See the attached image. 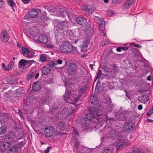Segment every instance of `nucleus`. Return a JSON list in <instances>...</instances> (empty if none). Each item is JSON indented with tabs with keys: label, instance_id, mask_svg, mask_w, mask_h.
<instances>
[{
	"label": "nucleus",
	"instance_id": "obj_1",
	"mask_svg": "<svg viewBox=\"0 0 153 153\" xmlns=\"http://www.w3.org/2000/svg\"><path fill=\"white\" fill-rule=\"evenodd\" d=\"M65 85L66 90L63 96L64 100L66 102L73 105L78 101L86 90L84 87L79 86L78 88V93L74 91L68 90L70 86L67 84Z\"/></svg>",
	"mask_w": 153,
	"mask_h": 153
},
{
	"label": "nucleus",
	"instance_id": "obj_2",
	"mask_svg": "<svg viewBox=\"0 0 153 153\" xmlns=\"http://www.w3.org/2000/svg\"><path fill=\"white\" fill-rule=\"evenodd\" d=\"M89 113L87 114L85 117L82 118L80 120L81 123L83 126H86L87 123L86 121L87 120H91L93 118H95L99 120L101 119V116L99 115V112L97 109L93 107H90L89 109Z\"/></svg>",
	"mask_w": 153,
	"mask_h": 153
},
{
	"label": "nucleus",
	"instance_id": "obj_3",
	"mask_svg": "<svg viewBox=\"0 0 153 153\" xmlns=\"http://www.w3.org/2000/svg\"><path fill=\"white\" fill-rule=\"evenodd\" d=\"M74 49L75 52L78 51L76 48L74 47V48L72 45L69 42L66 41L62 42L60 46V50L63 53H71Z\"/></svg>",
	"mask_w": 153,
	"mask_h": 153
},
{
	"label": "nucleus",
	"instance_id": "obj_4",
	"mask_svg": "<svg viewBox=\"0 0 153 153\" xmlns=\"http://www.w3.org/2000/svg\"><path fill=\"white\" fill-rule=\"evenodd\" d=\"M129 144L130 143L127 142L126 139H124L123 138L120 140H119L114 142V146H116L117 150L121 149Z\"/></svg>",
	"mask_w": 153,
	"mask_h": 153
},
{
	"label": "nucleus",
	"instance_id": "obj_5",
	"mask_svg": "<svg viewBox=\"0 0 153 153\" xmlns=\"http://www.w3.org/2000/svg\"><path fill=\"white\" fill-rule=\"evenodd\" d=\"M52 91L50 88L47 87H44L42 90V94L45 97L44 101L47 102H49L52 99L51 94Z\"/></svg>",
	"mask_w": 153,
	"mask_h": 153
},
{
	"label": "nucleus",
	"instance_id": "obj_6",
	"mask_svg": "<svg viewBox=\"0 0 153 153\" xmlns=\"http://www.w3.org/2000/svg\"><path fill=\"white\" fill-rule=\"evenodd\" d=\"M135 127V125L132 122H125L123 126L124 131L128 133H131L133 131Z\"/></svg>",
	"mask_w": 153,
	"mask_h": 153
},
{
	"label": "nucleus",
	"instance_id": "obj_7",
	"mask_svg": "<svg viewBox=\"0 0 153 153\" xmlns=\"http://www.w3.org/2000/svg\"><path fill=\"white\" fill-rule=\"evenodd\" d=\"M44 133L45 137H50L53 136L55 133L54 128L51 126H47L44 130Z\"/></svg>",
	"mask_w": 153,
	"mask_h": 153
},
{
	"label": "nucleus",
	"instance_id": "obj_8",
	"mask_svg": "<svg viewBox=\"0 0 153 153\" xmlns=\"http://www.w3.org/2000/svg\"><path fill=\"white\" fill-rule=\"evenodd\" d=\"M22 50L23 55L28 58L33 57L35 54L34 52L29 50L27 48L24 46L22 47Z\"/></svg>",
	"mask_w": 153,
	"mask_h": 153
},
{
	"label": "nucleus",
	"instance_id": "obj_9",
	"mask_svg": "<svg viewBox=\"0 0 153 153\" xmlns=\"http://www.w3.org/2000/svg\"><path fill=\"white\" fill-rule=\"evenodd\" d=\"M67 71L69 75H74L77 72V66L75 64L70 63L68 66Z\"/></svg>",
	"mask_w": 153,
	"mask_h": 153
},
{
	"label": "nucleus",
	"instance_id": "obj_10",
	"mask_svg": "<svg viewBox=\"0 0 153 153\" xmlns=\"http://www.w3.org/2000/svg\"><path fill=\"white\" fill-rule=\"evenodd\" d=\"M94 19L98 22L99 24V28L100 30L102 31L105 28V22L104 20L103 19L99 17L95 16Z\"/></svg>",
	"mask_w": 153,
	"mask_h": 153
},
{
	"label": "nucleus",
	"instance_id": "obj_11",
	"mask_svg": "<svg viewBox=\"0 0 153 153\" xmlns=\"http://www.w3.org/2000/svg\"><path fill=\"white\" fill-rule=\"evenodd\" d=\"M0 39L1 41L6 42L8 41L9 39L8 33L5 30L1 31L0 35Z\"/></svg>",
	"mask_w": 153,
	"mask_h": 153
},
{
	"label": "nucleus",
	"instance_id": "obj_12",
	"mask_svg": "<svg viewBox=\"0 0 153 153\" xmlns=\"http://www.w3.org/2000/svg\"><path fill=\"white\" fill-rule=\"evenodd\" d=\"M77 23L84 26H86L88 25L87 20L84 18L78 17L76 19Z\"/></svg>",
	"mask_w": 153,
	"mask_h": 153
},
{
	"label": "nucleus",
	"instance_id": "obj_13",
	"mask_svg": "<svg viewBox=\"0 0 153 153\" xmlns=\"http://www.w3.org/2000/svg\"><path fill=\"white\" fill-rule=\"evenodd\" d=\"M57 26L61 29H63L67 28L69 25V22L68 21H65L63 22L59 21L58 22Z\"/></svg>",
	"mask_w": 153,
	"mask_h": 153
},
{
	"label": "nucleus",
	"instance_id": "obj_14",
	"mask_svg": "<svg viewBox=\"0 0 153 153\" xmlns=\"http://www.w3.org/2000/svg\"><path fill=\"white\" fill-rule=\"evenodd\" d=\"M39 32L38 28L36 27H32L29 29V33L33 36V37H35L38 35Z\"/></svg>",
	"mask_w": 153,
	"mask_h": 153
},
{
	"label": "nucleus",
	"instance_id": "obj_15",
	"mask_svg": "<svg viewBox=\"0 0 153 153\" xmlns=\"http://www.w3.org/2000/svg\"><path fill=\"white\" fill-rule=\"evenodd\" d=\"M10 146V142H4L1 143L0 146V149L2 151H5L7 150Z\"/></svg>",
	"mask_w": 153,
	"mask_h": 153
},
{
	"label": "nucleus",
	"instance_id": "obj_16",
	"mask_svg": "<svg viewBox=\"0 0 153 153\" xmlns=\"http://www.w3.org/2000/svg\"><path fill=\"white\" fill-rule=\"evenodd\" d=\"M89 100L91 103L93 105H96L98 103L99 101L96 96L91 95Z\"/></svg>",
	"mask_w": 153,
	"mask_h": 153
},
{
	"label": "nucleus",
	"instance_id": "obj_17",
	"mask_svg": "<svg viewBox=\"0 0 153 153\" xmlns=\"http://www.w3.org/2000/svg\"><path fill=\"white\" fill-rule=\"evenodd\" d=\"M38 41L41 43L46 44L48 41V39L45 35H41L38 37Z\"/></svg>",
	"mask_w": 153,
	"mask_h": 153
},
{
	"label": "nucleus",
	"instance_id": "obj_18",
	"mask_svg": "<svg viewBox=\"0 0 153 153\" xmlns=\"http://www.w3.org/2000/svg\"><path fill=\"white\" fill-rule=\"evenodd\" d=\"M83 7L84 11L87 14H92L93 11L96 9V8L95 7H91L90 6H88L87 7L85 6Z\"/></svg>",
	"mask_w": 153,
	"mask_h": 153
},
{
	"label": "nucleus",
	"instance_id": "obj_19",
	"mask_svg": "<svg viewBox=\"0 0 153 153\" xmlns=\"http://www.w3.org/2000/svg\"><path fill=\"white\" fill-rule=\"evenodd\" d=\"M5 137L6 139L12 140L16 137V135L14 132L10 131H8L7 133L5 135Z\"/></svg>",
	"mask_w": 153,
	"mask_h": 153
},
{
	"label": "nucleus",
	"instance_id": "obj_20",
	"mask_svg": "<svg viewBox=\"0 0 153 153\" xmlns=\"http://www.w3.org/2000/svg\"><path fill=\"white\" fill-rule=\"evenodd\" d=\"M29 16L31 18H35L38 15L37 11L35 9H30L28 11Z\"/></svg>",
	"mask_w": 153,
	"mask_h": 153
},
{
	"label": "nucleus",
	"instance_id": "obj_21",
	"mask_svg": "<svg viewBox=\"0 0 153 153\" xmlns=\"http://www.w3.org/2000/svg\"><path fill=\"white\" fill-rule=\"evenodd\" d=\"M41 84L40 82H36L34 83L32 86L33 90L35 91H38L40 90L41 87Z\"/></svg>",
	"mask_w": 153,
	"mask_h": 153
},
{
	"label": "nucleus",
	"instance_id": "obj_22",
	"mask_svg": "<svg viewBox=\"0 0 153 153\" xmlns=\"http://www.w3.org/2000/svg\"><path fill=\"white\" fill-rule=\"evenodd\" d=\"M138 100L142 102L146 103L149 100L148 96L146 94H144L139 96Z\"/></svg>",
	"mask_w": 153,
	"mask_h": 153
},
{
	"label": "nucleus",
	"instance_id": "obj_23",
	"mask_svg": "<svg viewBox=\"0 0 153 153\" xmlns=\"http://www.w3.org/2000/svg\"><path fill=\"white\" fill-rule=\"evenodd\" d=\"M110 137L111 138L117 137V136H118V134L119 133V132L117 131L116 129H112L109 132Z\"/></svg>",
	"mask_w": 153,
	"mask_h": 153
},
{
	"label": "nucleus",
	"instance_id": "obj_24",
	"mask_svg": "<svg viewBox=\"0 0 153 153\" xmlns=\"http://www.w3.org/2000/svg\"><path fill=\"white\" fill-rule=\"evenodd\" d=\"M25 91L22 88H19L16 90L15 94L17 97H20L24 93Z\"/></svg>",
	"mask_w": 153,
	"mask_h": 153
},
{
	"label": "nucleus",
	"instance_id": "obj_25",
	"mask_svg": "<svg viewBox=\"0 0 153 153\" xmlns=\"http://www.w3.org/2000/svg\"><path fill=\"white\" fill-rule=\"evenodd\" d=\"M42 75H47L50 73L51 70L47 67H44L41 68Z\"/></svg>",
	"mask_w": 153,
	"mask_h": 153
},
{
	"label": "nucleus",
	"instance_id": "obj_26",
	"mask_svg": "<svg viewBox=\"0 0 153 153\" xmlns=\"http://www.w3.org/2000/svg\"><path fill=\"white\" fill-rule=\"evenodd\" d=\"M135 0H127L126 2L124 5V7L127 9L130 7L133 4Z\"/></svg>",
	"mask_w": 153,
	"mask_h": 153
},
{
	"label": "nucleus",
	"instance_id": "obj_27",
	"mask_svg": "<svg viewBox=\"0 0 153 153\" xmlns=\"http://www.w3.org/2000/svg\"><path fill=\"white\" fill-rule=\"evenodd\" d=\"M57 127L61 131H63L65 129V125L62 121L60 122L57 126Z\"/></svg>",
	"mask_w": 153,
	"mask_h": 153
},
{
	"label": "nucleus",
	"instance_id": "obj_28",
	"mask_svg": "<svg viewBox=\"0 0 153 153\" xmlns=\"http://www.w3.org/2000/svg\"><path fill=\"white\" fill-rule=\"evenodd\" d=\"M112 149L110 147L106 146L103 148L102 153H112Z\"/></svg>",
	"mask_w": 153,
	"mask_h": 153
},
{
	"label": "nucleus",
	"instance_id": "obj_29",
	"mask_svg": "<svg viewBox=\"0 0 153 153\" xmlns=\"http://www.w3.org/2000/svg\"><path fill=\"white\" fill-rule=\"evenodd\" d=\"M18 148L16 146L11 147L8 153H18Z\"/></svg>",
	"mask_w": 153,
	"mask_h": 153
},
{
	"label": "nucleus",
	"instance_id": "obj_30",
	"mask_svg": "<svg viewBox=\"0 0 153 153\" xmlns=\"http://www.w3.org/2000/svg\"><path fill=\"white\" fill-rule=\"evenodd\" d=\"M64 12V10L60 8L58 9L56 12V13L58 14V16L62 18L65 17Z\"/></svg>",
	"mask_w": 153,
	"mask_h": 153
},
{
	"label": "nucleus",
	"instance_id": "obj_31",
	"mask_svg": "<svg viewBox=\"0 0 153 153\" xmlns=\"http://www.w3.org/2000/svg\"><path fill=\"white\" fill-rule=\"evenodd\" d=\"M27 60L23 59H22L19 62V67L20 68H22V66H24L27 63Z\"/></svg>",
	"mask_w": 153,
	"mask_h": 153
},
{
	"label": "nucleus",
	"instance_id": "obj_32",
	"mask_svg": "<svg viewBox=\"0 0 153 153\" xmlns=\"http://www.w3.org/2000/svg\"><path fill=\"white\" fill-rule=\"evenodd\" d=\"M65 12L67 14V16L69 19L74 17V13L73 12H71L68 9H66L65 10Z\"/></svg>",
	"mask_w": 153,
	"mask_h": 153
},
{
	"label": "nucleus",
	"instance_id": "obj_33",
	"mask_svg": "<svg viewBox=\"0 0 153 153\" xmlns=\"http://www.w3.org/2000/svg\"><path fill=\"white\" fill-rule=\"evenodd\" d=\"M141 149L140 147H133L132 150L134 153H140Z\"/></svg>",
	"mask_w": 153,
	"mask_h": 153
},
{
	"label": "nucleus",
	"instance_id": "obj_34",
	"mask_svg": "<svg viewBox=\"0 0 153 153\" xmlns=\"http://www.w3.org/2000/svg\"><path fill=\"white\" fill-rule=\"evenodd\" d=\"M14 65V62L13 60L10 61L8 66V69H7V71H9L13 67Z\"/></svg>",
	"mask_w": 153,
	"mask_h": 153
},
{
	"label": "nucleus",
	"instance_id": "obj_35",
	"mask_svg": "<svg viewBox=\"0 0 153 153\" xmlns=\"http://www.w3.org/2000/svg\"><path fill=\"white\" fill-rule=\"evenodd\" d=\"M27 63L26 64L27 67H30L32 64L35 62L34 60H27Z\"/></svg>",
	"mask_w": 153,
	"mask_h": 153
},
{
	"label": "nucleus",
	"instance_id": "obj_36",
	"mask_svg": "<svg viewBox=\"0 0 153 153\" xmlns=\"http://www.w3.org/2000/svg\"><path fill=\"white\" fill-rule=\"evenodd\" d=\"M15 81V79L13 76H9L8 78V82L13 83Z\"/></svg>",
	"mask_w": 153,
	"mask_h": 153
},
{
	"label": "nucleus",
	"instance_id": "obj_37",
	"mask_svg": "<svg viewBox=\"0 0 153 153\" xmlns=\"http://www.w3.org/2000/svg\"><path fill=\"white\" fill-rule=\"evenodd\" d=\"M40 60L43 62H45L46 61V57L45 54H41L40 56Z\"/></svg>",
	"mask_w": 153,
	"mask_h": 153
},
{
	"label": "nucleus",
	"instance_id": "obj_38",
	"mask_svg": "<svg viewBox=\"0 0 153 153\" xmlns=\"http://www.w3.org/2000/svg\"><path fill=\"white\" fill-rule=\"evenodd\" d=\"M6 130V127L4 126H1L0 128V135L4 134Z\"/></svg>",
	"mask_w": 153,
	"mask_h": 153
},
{
	"label": "nucleus",
	"instance_id": "obj_39",
	"mask_svg": "<svg viewBox=\"0 0 153 153\" xmlns=\"http://www.w3.org/2000/svg\"><path fill=\"white\" fill-rule=\"evenodd\" d=\"M7 2L10 7L14 6V5L15 4L13 0H7Z\"/></svg>",
	"mask_w": 153,
	"mask_h": 153
},
{
	"label": "nucleus",
	"instance_id": "obj_40",
	"mask_svg": "<svg viewBox=\"0 0 153 153\" xmlns=\"http://www.w3.org/2000/svg\"><path fill=\"white\" fill-rule=\"evenodd\" d=\"M102 75V71L100 69L98 73L97 74L96 76V78L95 81L99 77H100Z\"/></svg>",
	"mask_w": 153,
	"mask_h": 153
},
{
	"label": "nucleus",
	"instance_id": "obj_41",
	"mask_svg": "<svg viewBox=\"0 0 153 153\" xmlns=\"http://www.w3.org/2000/svg\"><path fill=\"white\" fill-rule=\"evenodd\" d=\"M72 134L75 135H79L78 132L75 128H73V130L72 131Z\"/></svg>",
	"mask_w": 153,
	"mask_h": 153
},
{
	"label": "nucleus",
	"instance_id": "obj_42",
	"mask_svg": "<svg viewBox=\"0 0 153 153\" xmlns=\"http://www.w3.org/2000/svg\"><path fill=\"white\" fill-rule=\"evenodd\" d=\"M4 5V2L3 0H0V9L3 8Z\"/></svg>",
	"mask_w": 153,
	"mask_h": 153
},
{
	"label": "nucleus",
	"instance_id": "obj_43",
	"mask_svg": "<svg viewBox=\"0 0 153 153\" xmlns=\"http://www.w3.org/2000/svg\"><path fill=\"white\" fill-rule=\"evenodd\" d=\"M48 18L46 16H42V21L43 22H45L48 19Z\"/></svg>",
	"mask_w": 153,
	"mask_h": 153
},
{
	"label": "nucleus",
	"instance_id": "obj_44",
	"mask_svg": "<svg viewBox=\"0 0 153 153\" xmlns=\"http://www.w3.org/2000/svg\"><path fill=\"white\" fill-rule=\"evenodd\" d=\"M48 65L50 67H53L56 66V64L52 62H48Z\"/></svg>",
	"mask_w": 153,
	"mask_h": 153
},
{
	"label": "nucleus",
	"instance_id": "obj_45",
	"mask_svg": "<svg viewBox=\"0 0 153 153\" xmlns=\"http://www.w3.org/2000/svg\"><path fill=\"white\" fill-rule=\"evenodd\" d=\"M130 45H133L135 47H137L139 48H141L142 46L139 44H136L135 43H132L130 44Z\"/></svg>",
	"mask_w": 153,
	"mask_h": 153
},
{
	"label": "nucleus",
	"instance_id": "obj_46",
	"mask_svg": "<svg viewBox=\"0 0 153 153\" xmlns=\"http://www.w3.org/2000/svg\"><path fill=\"white\" fill-rule=\"evenodd\" d=\"M1 68L4 70L7 71L8 67H7L4 63H2L1 64Z\"/></svg>",
	"mask_w": 153,
	"mask_h": 153
},
{
	"label": "nucleus",
	"instance_id": "obj_47",
	"mask_svg": "<svg viewBox=\"0 0 153 153\" xmlns=\"http://www.w3.org/2000/svg\"><path fill=\"white\" fill-rule=\"evenodd\" d=\"M74 111V110H73V109H72L71 110V111L70 112V113H69L67 114V117H70L71 118L72 117V116H73L72 113Z\"/></svg>",
	"mask_w": 153,
	"mask_h": 153
},
{
	"label": "nucleus",
	"instance_id": "obj_48",
	"mask_svg": "<svg viewBox=\"0 0 153 153\" xmlns=\"http://www.w3.org/2000/svg\"><path fill=\"white\" fill-rule=\"evenodd\" d=\"M123 0H112L113 3L118 4L120 3Z\"/></svg>",
	"mask_w": 153,
	"mask_h": 153
},
{
	"label": "nucleus",
	"instance_id": "obj_49",
	"mask_svg": "<svg viewBox=\"0 0 153 153\" xmlns=\"http://www.w3.org/2000/svg\"><path fill=\"white\" fill-rule=\"evenodd\" d=\"M99 115L100 116L101 115V118H104V119H105V120H108V118H107V116L106 115H100L99 114Z\"/></svg>",
	"mask_w": 153,
	"mask_h": 153
},
{
	"label": "nucleus",
	"instance_id": "obj_50",
	"mask_svg": "<svg viewBox=\"0 0 153 153\" xmlns=\"http://www.w3.org/2000/svg\"><path fill=\"white\" fill-rule=\"evenodd\" d=\"M56 62L58 64H61L62 63V61L61 59H59L57 60Z\"/></svg>",
	"mask_w": 153,
	"mask_h": 153
},
{
	"label": "nucleus",
	"instance_id": "obj_51",
	"mask_svg": "<svg viewBox=\"0 0 153 153\" xmlns=\"http://www.w3.org/2000/svg\"><path fill=\"white\" fill-rule=\"evenodd\" d=\"M22 2L25 4H27L30 1V0H21Z\"/></svg>",
	"mask_w": 153,
	"mask_h": 153
},
{
	"label": "nucleus",
	"instance_id": "obj_52",
	"mask_svg": "<svg viewBox=\"0 0 153 153\" xmlns=\"http://www.w3.org/2000/svg\"><path fill=\"white\" fill-rule=\"evenodd\" d=\"M121 49L123 51H127L128 49V48L127 47H121Z\"/></svg>",
	"mask_w": 153,
	"mask_h": 153
},
{
	"label": "nucleus",
	"instance_id": "obj_53",
	"mask_svg": "<svg viewBox=\"0 0 153 153\" xmlns=\"http://www.w3.org/2000/svg\"><path fill=\"white\" fill-rule=\"evenodd\" d=\"M50 146H48L47 149L45 150L44 151L45 153H48L49 151V149L50 148Z\"/></svg>",
	"mask_w": 153,
	"mask_h": 153
},
{
	"label": "nucleus",
	"instance_id": "obj_54",
	"mask_svg": "<svg viewBox=\"0 0 153 153\" xmlns=\"http://www.w3.org/2000/svg\"><path fill=\"white\" fill-rule=\"evenodd\" d=\"M33 72L30 73L28 75V77H29V79H30L31 78L33 77Z\"/></svg>",
	"mask_w": 153,
	"mask_h": 153
},
{
	"label": "nucleus",
	"instance_id": "obj_55",
	"mask_svg": "<svg viewBox=\"0 0 153 153\" xmlns=\"http://www.w3.org/2000/svg\"><path fill=\"white\" fill-rule=\"evenodd\" d=\"M109 43V42L108 41H105L104 42L102 43V45H105L108 44Z\"/></svg>",
	"mask_w": 153,
	"mask_h": 153
},
{
	"label": "nucleus",
	"instance_id": "obj_56",
	"mask_svg": "<svg viewBox=\"0 0 153 153\" xmlns=\"http://www.w3.org/2000/svg\"><path fill=\"white\" fill-rule=\"evenodd\" d=\"M143 106L142 105H140L138 106V109L139 110H140L142 109Z\"/></svg>",
	"mask_w": 153,
	"mask_h": 153
},
{
	"label": "nucleus",
	"instance_id": "obj_57",
	"mask_svg": "<svg viewBox=\"0 0 153 153\" xmlns=\"http://www.w3.org/2000/svg\"><path fill=\"white\" fill-rule=\"evenodd\" d=\"M99 80V79H98V81ZM100 82H98L97 83V85H96V86L95 87V89H97L98 90V88H99V87H98V85H100Z\"/></svg>",
	"mask_w": 153,
	"mask_h": 153
},
{
	"label": "nucleus",
	"instance_id": "obj_58",
	"mask_svg": "<svg viewBox=\"0 0 153 153\" xmlns=\"http://www.w3.org/2000/svg\"><path fill=\"white\" fill-rule=\"evenodd\" d=\"M43 7L44 8H45V9L47 10H48V11H50V9L49 7H48V6L45 7V6H44Z\"/></svg>",
	"mask_w": 153,
	"mask_h": 153
},
{
	"label": "nucleus",
	"instance_id": "obj_59",
	"mask_svg": "<svg viewBox=\"0 0 153 153\" xmlns=\"http://www.w3.org/2000/svg\"><path fill=\"white\" fill-rule=\"evenodd\" d=\"M121 47H118L117 48H116V50L118 52H120L121 51L122 49H121Z\"/></svg>",
	"mask_w": 153,
	"mask_h": 153
},
{
	"label": "nucleus",
	"instance_id": "obj_60",
	"mask_svg": "<svg viewBox=\"0 0 153 153\" xmlns=\"http://www.w3.org/2000/svg\"><path fill=\"white\" fill-rule=\"evenodd\" d=\"M39 75V73H36V75L35 76V78L36 79H37V78L38 77Z\"/></svg>",
	"mask_w": 153,
	"mask_h": 153
},
{
	"label": "nucleus",
	"instance_id": "obj_61",
	"mask_svg": "<svg viewBox=\"0 0 153 153\" xmlns=\"http://www.w3.org/2000/svg\"><path fill=\"white\" fill-rule=\"evenodd\" d=\"M149 112L151 114H153V105L152 107V109H150Z\"/></svg>",
	"mask_w": 153,
	"mask_h": 153
},
{
	"label": "nucleus",
	"instance_id": "obj_62",
	"mask_svg": "<svg viewBox=\"0 0 153 153\" xmlns=\"http://www.w3.org/2000/svg\"><path fill=\"white\" fill-rule=\"evenodd\" d=\"M101 34L103 36H106V33H105L104 31L102 32Z\"/></svg>",
	"mask_w": 153,
	"mask_h": 153
},
{
	"label": "nucleus",
	"instance_id": "obj_63",
	"mask_svg": "<svg viewBox=\"0 0 153 153\" xmlns=\"http://www.w3.org/2000/svg\"><path fill=\"white\" fill-rule=\"evenodd\" d=\"M146 79L148 80H149L150 81H151V77L150 76V75L149 76H148Z\"/></svg>",
	"mask_w": 153,
	"mask_h": 153
},
{
	"label": "nucleus",
	"instance_id": "obj_64",
	"mask_svg": "<svg viewBox=\"0 0 153 153\" xmlns=\"http://www.w3.org/2000/svg\"><path fill=\"white\" fill-rule=\"evenodd\" d=\"M18 113L19 114V115H21L22 114V111L19 109H18Z\"/></svg>",
	"mask_w": 153,
	"mask_h": 153
}]
</instances>
